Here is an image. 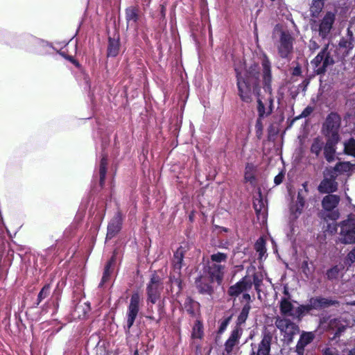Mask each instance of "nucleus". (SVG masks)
<instances>
[{
    "label": "nucleus",
    "instance_id": "29",
    "mask_svg": "<svg viewBox=\"0 0 355 355\" xmlns=\"http://www.w3.org/2000/svg\"><path fill=\"white\" fill-rule=\"evenodd\" d=\"M198 302L194 301L191 297H187L184 302V308L186 311L191 315H194L199 309Z\"/></svg>",
    "mask_w": 355,
    "mask_h": 355
},
{
    "label": "nucleus",
    "instance_id": "52",
    "mask_svg": "<svg viewBox=\"0 0 355 355\" xmlns=\"http://www.w3.org/2000/svg\"><path fill=\"white\" fill-rule=\"evenodd\" d=\"M313 112V108L311 107H306L302 112V114H300V116L301 117H306L308 116L309 115H310L311 114V112Z\"/></svg>",
    "mask_w": 355,
    "mask_h": 355
},
{
    "label": "nucleus",
    "instance_id": "48",
    "mask_svg": "<svg viewBox=\"0 0 355 355\" xmlns=\"http://www.w3.org/2000/svg\"><path fill=\"white\" fill-rule=\"evenodd\" d=\"M262 119L263 118H260V116H259L256 121L255 130L257 136L261 135L263 131V127L262 123Z\"/></svg>",
    "mask_w": 355,
    "mask_h": 355
},
{
    "label": "nucleus",
    "instance_id": "8",
    "mask_svg": "<svg viewBox=\"0 0 355 355\" xmlns=\"http://www.w3.org/2000/svg\"><path fill=\"white\" fill-rule=\"evenodd\" d=\"M340 125V117L334 112H331L327 117L323 125L324 135L332 140L338 139V130Z\"/></svg>",
    "mask_w": 355,
    "mask_h": 355
},
{
    "label": "nucleus",
    "instance_id": "47",
    "mask_svg": "<svg viewBox=\"0 0 355 355\" xmlns=\"http://www.w3.org/2000/svg\"><path fill=\"white\" fill-rule=\"evenodd\" d=\"M261 283H262L261 277H260L258 274L254 273L253 275V282H252V284H254L256 291H259V287L261 286Z\"/></svg>",
    "mask_w": 355,
    "mask_h": 355
},
{
    "label": "nucleus",
    "instance_id": "30",
    "mask_svg": "<svg viewBox=\"0 0 355 355\" xmlns=\"http://www.w3.org/2000/svg\"><path fill=\"white\" fill-rule=\"evenodd\" d=\"M304 198L302 196L301 192L299 191L296 204L291 208V211L292 214L294 215L295 218H297L298 216L301 214L302 210L304 206Z\"/></svg>",
    "mask_w": 355,
    "mask_h": 355
},
{
    "label": "nucleus",
    "instance_id": "2",
    "mask_svg": "<svg viewBox=\"0 0 355 355\" xmlns=\"http://www.w3.org/2000/svg\"><path fill=\"white\" fill-rule=\"evenodd\" d=\"M236 72L239 95L243 101L250 103L252 101V89L258 83L259 73L257 71L253 72L252 67L244 76L237 69Z\"/></svg>",
    "mask_w": 355,
    "mask_h": 355
},
{
    "label": "nucleus",
    "instance_id": "14",
    "mask_svg": "<svg viewBox=\"0 0 355 355\" xmlns=\"http://www.w3.org/2000/svg\"><path fill=\"white\" fill-rule=\"evenodd\" d=\"M123 218L121 212L118 211L107 225L106 239H111L121 230Z\"/></svg>",
    "mask_w": 355,
    "mask_h": 355
},
{
    "label": "nucleus",
    "instance_id": "20",
    "mask_svg": "<svg viewBox=\"0 0 355 355\" xmlns=\"http://www.w3.org/2000/svg\"><path fill=\"white\" fill-rule=\"evenodd\" d=\"M195 283L200 293L209 295L212 294L214 289L211 284L207 282V277L200 275L196 278Z\"/></svg>",
    "mask_w": 355,
    "mask_h": 355
},
{
    "label": "nucleus",
    "instance_id": "62",
    "mask_svg": "<svg viewBox=\"0 0 355 355\" xmlns=\"http://www.w3.org/2000/svg\"><path fill=\"white\" fill-rule=\"evenodd\" d=\"M306 185H307V184H306V183H304V184H302V186H303V187L304 188V189H305V191H306Z\"/></svg>",
    "mask_w": 355,
    "mask_h": 355
},
{
    "label": "nucleus",
    "instance_id": "35",
    "mask_svg": "<svg viewBox=\"0 0 355 355\" xmlns=\"http://www.w3.org/2000/svg\"><path fill=\"white\" fill-rule=\"evenodd\" d=\"M251 309V306L250 304H245L242 309L241 313H239L237 322L236 327H240L241 324H244L248 317L250 310Z\"/></svg>",
    "mask_w": 355,
    "mask_h": 355
},
{
    "label": "nucleus",
    "instance_id": "6",
    "mask_svg": "<svg viewBox=\"0 0 355 355\" xmlns=\"http://www.w3.org/2000/svg\"><path fill=\"white\" fill-rule=\"evenodd\" d=\"M275 326L288 343L292 342L294 336L300 331L297 324L285 318L278 317L275 320Z\"/></svg>",
    "mask_w": 355,
    "mask_h": 355
},
{
    "label": "nucleus",
    "instance_id": "21",
    "mask_svg": "<svg viewBox=\"0 0 355 355\" xmlns=\"http://www.w3.org/2000/svg\"><path fill=\"white\" fill-rule=\"evenodd\" d=\"M253 206L258 218L264 220L266 216V207L265 202L261 198V193L259 192L258 198H255L253 201Z\"/></svg>",
    "mask_w": 355,
    "mask_h": 355
},
{
    "label": "nucleus",
    "instance_id": "24",
    "mask_svg": "<svg viewBox=\"0 0 355 355\" xmlns=\"http://www.w3.org/2000/svg\"><path fill=\"white\" fill-rule=\"evenodd\" d=\"M347 33L349 38H342L339 42V46L345 49V53L347 54L350 50L354 48L355 40L352 36V31L348 28Z\"/></svg>",
    "mask_w": 355,
    "mask_h": 355
},
{
    "label": "nucleus",
    "instance_id": "26",
    "mask_svg": "<svg viewBox=\"0 0 355 355\" xmlns=\"http://www.w3.org/2000/svg\"><path fill=\"white\" fill-rule=\"evenodd\" d=\"M119 39L118 38H109L107 46V56L115 57L118 55L119 51Z\"/></svg>",
    "mask_w": 355,
    "mask_h": 355
},
{
    "label": "nucleus",
    "instance_id": "53",
    "mask_svg": "<svg viewBox=\"0 0 355 355\" xmlns=\"http://www.w3.org/2000/svg\"><path fill=\"white\" fill-rule=\"evenodd\" d=\"M302 270H303V272L304 273L308 276L309 273H310V270H309V266H308V262L304 261L303 263H302Z\"/></svg>",
    "mask_w": 355,
    "mask_h": 355
},
{
    "label": "nucleus",
    "instance_id": "7",
    "mask_svg": "<svg viewBox=\"0 0 355 355\" xmlns=\"http://www.w3.org/2000/svg\"><path fill=\"white\" fill-rule=\"evenodd\" d=\"M164 288L163 283L159 276L152 275L146 287L147 304H155L161 297V293Z\"/></svg>",
    "mask_w": 355,
    "mask_h": 355
},
{
    "label": "nucleus",
    "instance_id": "64",
    "mask_svg": "<svg viewBox=\"0 0 355 355\" xmlns=\"http://www.w3.org/2000/svg\"><path fill=\"white\" fill-rule=\"evenodd\" d=\"M347 200H348L349 202H350V201H351V198H350L349 196H347Z\"/></svg>",
    "mask_w": 355,
    "mask_h": 355
},
{
    "label": "nucleus",
    "instance_id": "46",
    "mask_svg": "<svg viewBox=\"0 0 355 355\" xmlns=\"http://www.w3.org/2000/svg\"><path fill=\"white\" fill-rule=\"evenodd\" d=\"M355 262V246L350 250L345 258L344 263L350 267Z\"/></svg>",
    "mask_w": 355,
    "mask_h": 355
},
{
    "label": "nucleus",
    "instance_id": "37",
    "mask_svg": "<svg viewBox=\"0 0 355 355\" xmlns=\"http://www.w3.org/2000/svg\"><path fill=\"white\" fill-rule=\"evenodd\" d=\"M310 311H311V309L309 303L305 305H300L297 308L295 309L293 313V318L300 320L304 315L308 313Z\"/></svg>",
    "mask_w": 355,
    "mask_h": 355
},
{
    "label": "nucleus",
    "instance_id": "56",
    "mask_svg": "<svg viewBox=\"0 0 355 355\" xmlns=\"http://www.w3.org/2000/svg\"><path fill=\"white\" fill-rule=\"evenodd\" d=\"M330 218L332 220H337L339 218V212L338 211H333L331 214Z\"/></svg>",
    "mask_w": 355,
    "mask_h": 355
},
{
    "label": "nucleus",
    "instance_id": "4",
    "mask_svg": "<svg viewBox=\"0 0 355 355\" xmlns=\"http://www.w3.org/2000/svg\"><path fill=\"white\" fill-rule=\"evenodd\" d=\"M335 20L336 15L332 12H327L320 19H311V28L313 32L318 33L322 40L328 39Z\"/></svg>",
    "mask_w": 355,
    "mask_h": 355
},
{
    "label": "nucleus",
    "instance_id": "50",
    "mask_svg": "<svg viewBox=\"0 0 355 355\" xmlns=\"http://www.w3.org/2000/svg\"><path fill=\"white\" fill-rule=\"evenodd\" d=\"M284 178V173L282 172H280L279 174H277L275 178H274V182L276 185L280 184Z\"/></svg>",
    "mask_w": 355,
    "mask_h": 355
},
{
    "label": "nucleus",
    "instance_id": "58",
    "mask_svg": "<svg viewBox=\"0 0 355 355\" xmlns=\"http://www.w3.org/2000/svg\"><path fill=\"white\" fill-rule=\"evenodd\" d=\"M175 283L177 284L178 285V286H180V282L178 279H175Z\"/></svg>",
    "mask_w": 355,
    "mask_h": 355
},
{
    "label": "nucleus",
    "instance_id": "60",
    "mask_svg": "<svg viewBox=\"0 0 355 355\" xmlns=\"http://www.w3.org/2000/svg\"><path fill=\"white\" fill-rule=\"evenodd\" d=\"M347 304H349V305H352V306H355V300L352 301V302H348Z\"/></svg>",
    "mask_w": 355,
    "mask_h": 355
},
{
    "label": "nucleus",
    "instance_id": "40",
    "mask_svg": "<svg viewBox=\"0 0 355 355\" xmlns=\"http://www.w3.org/2000/svg\"><path fill=\"white\" fill-rule=\"evenodd\" d=\"M114 262V257L112 256V258L110 259V261L106 263V265L105 266V269H104L101 282L100 283V286H102L109 279V277L111 274L110 268H111L112 266L113 265Z\"/></svg>",
    "mask_w": 355,
    "mask_h": 355
},
{
    "label": "nucleus",
    "instance_id": "9",
    "mask_svg": "<svg viewBox=\"0 0 355 355\" xmlns=\"http://www.w3.org/2000/svg\"><path fill=\"white\" fill-rule=\"evenodd\" d=\"M293 41V37L288 31H280L279 39L276 45L281 58H286L292 53Z\"/></svg>",
    "mask_w": 355,
    "mask_h": 355
},
{
    "label": "nucleus",
    "instance_id": "57",
    "mask_svg": "<svg viewBox=\"0 0 355 355\" xmlns=\"http://www.w3.org/2000/svg\"><path fill=\"white\" fill-rule=\"evenodd\" d=\"M343 355H355V347L347 352V354Z\"/></svg>",
    "mask_w": 355,
    "mask_h": 355
},
{
    "label": "nucleus",
    "instance_id": "12",
    "mask_svg": "<svg viewBox=\"0 0 355 355\" xmlns=\"http://www.w3.org/2000/svg\"><path fill=\"white\" fill-rule=\"evenodd\" d=\"M272 336L270 332H264L259 344H251L250 355H269Z\"/></svg>",
    "mask_w": 355,
    "mask_h": 355
},
{
    "label": "nucleus",
    "instance_id": "27",
    "mask_svg": "<svg viewBox=\"0 0 355 355\" xmlns=\"http://www.w3.org/2000/svg\"><path fill=\"white\" fill-rule=\"evenodd\" d=\"M280 311L283 315L293 318L295 309L293 304L286 298H282L280 302Z\"/></svg>",
    "mask_w": 355,
    "mask_h": 355
},
{
    "label": "nucleus",
    "instance_id": "59",
    "mask_svg": "<svg viewBox=\"0 0 355 355\" xmlns=\"http://www.w3.org/2000/svg\"><path fill=\"white\" fill-rule=\"evenodd\" d=\"M54 250H55V249H54V248L51 247V248H49V249L47 250V251H46V252H50V251H51V252H53V251H54ZM46 253H47V252H46Z\"/></svg>",
    "mask_w": 355,
    "mask_h": 355
},
{
    "label": "nucleus",
    "instance_id": "38",
    "mask_svg": "<svg viewBox=\"0 0 355 355\" xmlns=\"http://www.w3.org/2000/svg\"><path fill=\"white\" fill-rule=\"evenodd\" d=\"M323 147L324 142L320 138L317 137L314 139L313 141V143L311 146V152L313 154H315L316 157H318L320 155Z\"/></svg>",
    "mask_w": 355,
    "mask_h": 355
},
{
    "label": "nucleus",
    "instance_id": "16",
    "mask_svg": "<svg viewBox=\"0 0 355 355\" xmlns=\"http://www.w3.org/2000/svg\"><path fill=\"white\" fill-rule=\"evenodd\" d=\"M324 178L318 186V191L322 193H331L336 191L338 184L335 181L336 175H331L330 178L326 177L327 173H324Z\"/></svg>",
    "mask_w": 355,
    "mask_h": 355
},
{
    "label": "nucleus",
    "instance_id": "55",
    "mask_svg": "<svg viewBox=\"0 0 355 355\" xmlns=\"http://www.w3.org/2000/svg\"><path fill=\"white\" fill-rule=\"evenodd\" d=\"M244 301H245L247 302L246 304H250V302L251 301V297L248 293L243 294L242 302H244Z\"/></svg>",
    "mask_w": 355,
    "mask_h": 355
},
{
    "label": "nucleus",
    "instance_id": "31",
    "mask_svg": "<svg viewBox=\"0 0 355 355\" xmlns=\"http://www.w3.org/2000/svg\"><path fill=\"white\" fill-rule=\"evenodd\" d=\"M107 158L106 156L103 155L101 159L100 165H99V184L102 187L104 185L105 178L107 173Z\"/></svg>",
    "mask_w": 355,
    "mask_h": 355
},
{
    "label": "nucleus",
    "instance_id": "10",
    "mask_svg": "<svg viewBox=\"0 0 355 355\" xmlns=\"http://www.w3.org/2000/svg\"><path fill=\"white\" fill-rule=\"evenodd\" d=\"M225 268V265H217L207 261L204 272L207 274L210 283L216 282L220 285L223 282Z\"/></svg>",
    "mask_w": 355,
    "mask_h": 355
},
{
    "label": "nucleus",
    "instance_id": "11",
    "mask_svg": "<svg viewBox=\"0 0 355 355\" xmlns=\"http://www.w3.org/2000/svg\"><path fill=\"white\" fill-rule=\"evenodd\" d=\"M141 301L140 295L138 293H134L130 297V304L127 311V324L128 330L132 327L135 320L139 311V303Z\"/></svg>",
    "mask_w": 355,
    "mask_h": 355
},
{
    "label": "nucleus",
    "instance_id": "51",
    "mask_svg": "<svg viewBox=\"0 0 355 355\" xmlns=\"http://www.w3.org/2000/svg\"><path fill=\"white\" fill-rule=\"evenodd\" d=\"M323 355H339L335 348H326L323 352Z\"/></svg>",
    "mask_w": 355,
    "mask_h": 355
},
{
    "label": "nucleus",
    "instance_id": "13",
    "mask_svg": "<svg viewBox=\"0 0 355 355\" xmlns=\"http://www.w3.org/2000/svg\"><path fill=\"white\" fill-rule=\"evenodd\" d=\"M251 287L252 282L245 276L229 288L228 295L231 297H238L243 291L251 288Z\"/></svg>",
    "mask_w": 355,
    "mask_h": 355
},
{
    "label": "nucleus",
    "instance_id": "23",
    "mask_svg": "<svg viewBox=\"0 0 355 355\" xmlns=\"http://www.w3.org/2000/svg\"><path fill=\"white\" fill-rule=\"evenodd\" d=\"M184 258V250L182 248H178L173 254V270L180 274V270L182 266V261Z\"/></svg>",
    "mask_w": 355,
    "mask_h": 355
},
{
    "label": "nucleus",
    "instance_id": "19",
    "mask_svg": "<svg viewBox=\"0 0 355 355\" xmlns=\"http://www.w3.org/2000/svg\"><path fill=\"white\" fill-rule=\"evenodd\" d=\"M315 338L313 332H303L296 345L297 355H304L305 347L311 343Z\"/></svg>",
    "mask_w": 355,
    "mask_h": 355
},
{
    "label": "nucleus",
    "instance_id": "54",
    "mask_svg": "<svg viewBox=\"0 0 355 355\" xmlns=\"http://www.w3.org/2000/svg\"><path fill=\"white\" fill-rule=\"evenodd\" d=\"M228 322H229L228 320H225L221 322L220 327H219L220 332H223L225 330V329L227 328V326L228 324Z\"/></svg>",
    "mask_w": 355,
    "mask_h": 355
},
{
    "label": "nucleus",
    "instance_id": "49",
    "mask_svg": "<svg viewBox=\"0 0 355 355\" xmlns=\"http://www.w3.org/2000/svg\"><path fill=\"white\" fill-rule=\"evenodd\" d=\"M309 48L310 51L312 53H313L320 48V45L318 44V42L315 40L311 39L309 41Z\"/></svg>",
    "mask_w": 355,
    "mask_h": 355
},
{
    "label": "nucleus",
    "instance_id": "34",
    "mask_svg": "<svg viewBox=\"0 0 355 355\" xmlns=\"http://www.w3.org/2000/svg\"><path fill=\"white\" fill-rule=\"evenodd\" d=\"M227 259V254L223 252H218L210 256V260L208 261L217 265H225Z\"/></svg>",
    "mask_w": 355,
    "mask_h": 355
},
{
    "label": "nucleus",
    "instance_id": "63",
    "mask_svg": "<svg viewBox=\"0 0 355 355\" xmlns=\"http://www.w3.org/2000/svg\"><path fill=\"white\" fill-rule=\"evenodd\" d=\"M69 60H70L71 61H72L73 63H75V61L73 60V58H72L71 57H70V58H69Z\"/></svg>",
    "mask_w": 355,
    "mask_h": 355
},
{
    "label": "nucleus",
    "instance_id": "43",
    "mask_svg": "<svg viewBox=\"0 0 355 355\" xmlns=\"http://www.w3.org/2000/svg\"><path fill=\"white\" fill-rule=\"evenodd\" d=\"M340 268L338 266H335L327 271L326 275L328 279H336L339 277Z\"/></svg>",
    "mask_w": 355,
    "mask_h": 355
},
{
    "label": "nucleus",
    "instance_id": "36",
    "mask_svg": "<svg viewBox=\"0 0 355 355\" xmlns=\"http://www.w3.org/2000/svg\"><path fill=\"white\" fill-rule=\"evenodd\" d=\"M254 249L257 252L259 253V259H261L263 257H266V242L263 238L260 237L257 239L254 244Z\"/></svg>",
    "mask_w": 355,
    "mask_h": 355
},
{
    "label": "nucleus",
    "instance_id": "45",
    "mask_svg": "<svg viewBox=\"0 0 355 355\" xmlns=\"http://www.w3.org/2000/svg\"><path fill=\"white\" fill-rule=\"evenodd\" d=\"M148 309H147V313L148 315H146V318L151 320H153V321H155V322L157 324L159 323L161 319H162V316H161V312L162 311V308L161 307V305L159 304V317L157 318H155L153 314V307L152 306H149V304L148 305Z\"/></svg>",
    "mask_w": 355,
    "mask_h": 355
},
{
    "label": "nucleus",
    "instance_id": "18",
    "mask_svg": "<svg viewBox=\"0 0 355 355\" xmlns=\"http://www.w3.org/2000/svg\"><path fill=\"white\" fill-rule=\"evenodd\" d=\"M349 325L350 322L343 317L332 319L329 322V328L335 331L334 337H339Z\"/></svg>",
    "mask_w": 355,
    "mask_h": 355
},
{
    "label": "nucleus",
    "instance_id": "39",
    "mask_svg": "<svg viewBox=\"0 0 355 355\" xmlns=\"http://www.w3.org/2000/svg\"><path fill=\"white\" fill-rule=\"evenodd\" d=\"M324 154L328 162H331L335 159V149L331 144L327 143L325 145L324 147Z\"/></svg>",
    "mask_w": 355,
    "mask_h": 355
},
{
    "label": "nucleus",
    "instance_id": "5",
    "mask_svg": "<svg viewBox=\"0 0 355 355\" xmlns=\"http://www.w3.org/2000/svg\"><path fill=\"white\" fill-rule=\"evenodd\" d=\"M338 226L340 227L339 241L343 244L355 243V219L349 216Z\"/></svg>",
    "mask_w": 355,
    "mask_h": 355
},
{
    "label": "nucleus",
    "instance_id": "28",
    "mask_svg": "<svg viewBox=\"0 0 355 355\" xmlns=\"http://www.w3.org/2000/svg\"><path fill=\"white\" fill-rule=\"evenodd\" d=\"M256 170L257 167L252 163H248L246 164L244 176L246 182H249L252 184L255 183L256 178L254 173Z\"/></svg>",
    "mask_w": 355,
    "mask_h": 355
},
{
    "label": "nucleus",
    "instance_id": "61",
    "mask_svg": "<svg viewBox=\"0 0 355 355\" xmlns=\"http://www.w3.org/2000/svg\"><path fill=\"white\" fill-rule=\"evenodd\" d=\"M133 355H139V352H138V350H137V349H136V350L134 352Z\"/></svg>",
    "mask_w": 355,
    "mask_h": 355
},
{
    "label": "nucleus",
    "instance_id": "33",
    "mask_svg": "<svg viewBox=\"0 0 355 355\" xmlns=\"http://www.w3.org/2000/svg\"><path fill=\"white\" fill-rule=\"evenodd\" d=\"M323 7V0H312L310 8L311 16L312 17H318Z\"/></svg>",
    "mask_w": 355,
    "mask_h": 355
},
{
    "label": "nucleus",
    "instance_id": "32",
    "mask_svg": "<svg viewBox=\"0 0 355 355\" xmlns=\"http://www.w3.org/2000/svg\"><path fill=\"white\" fill-rule=\"evenodd\" d=\"M203 336V324L200 320H197L192 328L191 337L193 339H202Z\"/></svg>",
    "mask_w": 355,
    "mask_h": 355
},
{
    "label": "nucleus",
    "instance_id": "42",
    "mask_svg": "<svg viewBox=\"0 0 355 355\" xmlns=\"http://www.w3.org/2000/svg\"><path fill=\"white\" fill-rule=\"evenodd\" d=\"M345 152L348 154L355 157V139H350L347 142L345 143Z\"/></svg>",
    "mask_w": 355,
    "mask_h": 355
},
{
    "label": "nucleus",
    "instance_id": "15",
    "mask_svg": "<svg viewBox=\"0 0 355 355\" xmlns=\"http://www.w3.org/2000/svg\"><path fill=\"white\" fill-rule=\"evenodd\" d=\"M308 302L311 310H318L322 308L338 304V302L337 300L322 297H311L309 300Z\"/></svg>",
    "mask_w": 355,
    "mask_h": 355
},
{
    "label": "nucleus",
    "instance_id": "22",
    "mask_svg": "<svg viewBox=\"0 0 355 355\" xmlns=\"http://www.w3.org/2000/svg\"><path fill=\"white\" fill-rule=\"evenodd\" d=\"M340 202V197L337 195L329 194L323 198L322 207L327 211L333 210Z\"/></svg>",
    "mask_w": 355,
    "mask_h": 355
},
{
    "label": "nucleus",
    "instance_id": "17",
    "mask_svg": "<svg viewBox=\"0 0 355 355\" xmlns=\"http://www.w3.org/2000/svg\"><path fill=\"white\" fill-rule=\"evenodd\" d=\"M243 329L241 327H236L229 337V338L225 343V350L227 354H230L234 346L239 343V340L242 335Z\"/></svg>",
    "mask_w": 355,
    "mask_h": 355
},
{
    "label": "nucleus",
    "instance_id": "41",
    "mask_svg": "<svg viewBox=\"0 0 355 355\" xmlns=\"http://www.w3.org/2000/svg\"><path fill=\"white\" fill-rule=\"evenodd\" d=\"M350 168L351 167L349 162H339L335 166L334 168H332V171L333 173L336 175L337 172H347L350 170Z\"/></svg>",
    "mask_w": 355,
    "mask_h": 355
},
{
    "label": "nucleus",
    "instance_id": "44",
    "mask_svg": "<svg viewBox=\"0 0 355 355\" xmlns=\"http://www.w3.org/2000/svg\"><path fill=\"white\" fill-rule=\"evenodd\" d=\"M51 286L49 284L45 285L37 295V304H39L44 299L48 297L50 293Z\"/></svg>",
    "mask_w": 355,
    "mask_h": 355
},
{
    "label": "nucleus",
    "instance_id": "3",
    "mask_svg": "<svg viewBox=\"0 0 355 355\" xmlns=\"http://www.w3.org/2000/svg\"><path fill=\"white\" fill-rule=\"evenodd\" d=\"M336 46L329 42L324 45L318 54L311 61V64L317 74H324L327 68L335 63L334 53Z\"/></svg>",
    "mask_w": 355,
    "mask_h": 355
},
{
    "label": "nucleus",
    "instance_id": "1",
    "mask_svg": "<svg viewBox=\"0 0 355 355\" xmlns=\"http://www.w3.org/2000/svg\"><path fill=\"white\" fill-rule=\"evenodd\" d=\"M263 87L266 92L268 93V97L264 101L258 97L257 111L260 118L269 116L273 110V97L272 95V75L271 63L266 54H263L261 58Z\"/></svg>",
    "mask_w": 355,
    "mask_h": 355
},
{
    "label": "nucleus",
    "instance_id": "25",
    "mask_svg": "<svg viewBox=\"0 0 355 355\" xmlns=\"http://www.w3.org/2000/svg\"><path fill=\"white\" fill-rule=\"evenodd\" d=\"M125 19L128 25L134 26L139 19L138 9L130 7L125 10Z\"/></svg>",
    "mask_w": 355,
    "mask_h": 355
}]
</instances>
